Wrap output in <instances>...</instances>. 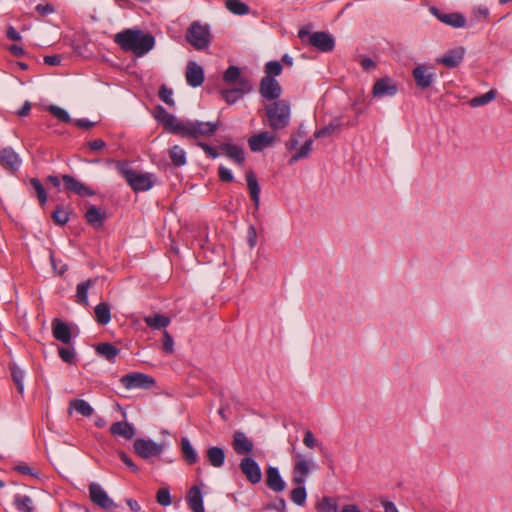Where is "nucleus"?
<instances>
[{
	"instance_id": "obj_1",
	"label": "nucleus",
	"mask_w": 512,
	"mask_h": 512,
	"mask_svg": "<svg viewBox=\"0 0 512 512\" xmlns=\"http://www.w3.org/2000/svg\"><path fill=\"white\" fill-rule=\"evenodd\" d=\"M114 42L125 52H132L137 57H143L155 45V38L141 29H124L114 36Z\"/></svg>"
},
{
	"instance_id": "obj_2",
	"label": "nucleus",
	"mask_w": 512,
	"mask_h": 512,
	"mask_svg": "<svg viewBox=\"0 0 512 512\" xmlns=\"http://www.w3.org/2000/svg\"><path fill=\"white\" fill-rule=\"evenodd\" d=\"M290 114V104L286 100L274 101L265 106L267 123L274 131L284 129L289 125Z\"/></svg>"
},
{
	"instance_id": "obj_3",
	"label": "nucleus",
	"mask_w": 512,
	"mask_h": 512,
	"mask_svg": "<svg viewBox=\"0 0 512 512\" xmlns=\"http://www.w3.org/2000/svg\"><path fill=\"white\" fill-rule=\"evenodd\" d=\"M220 125L219 121L216 122H203L199 120L183 121L181 126L176 127L180 137L198 139L200 137H211L218 130Z\"/></svg>"
},
{
	"instance_id": "obj_4",
	"label": "nucleus",
	"mask_w": 512,
	"mask_h": 512,
	"mask_svg": "<svg viewBox=\"0 0 512 512\" xmlns=\"http://www.w3.org/2000/svg\"><path fill=\"white\" fill-rule=\"evenodd\" d=\"M298 37L302 43L315 47L320 52H331L335 47L334 37L325 31L310 33L308 29L301 28L298 31Z\"/></svg>"
},
{
	"instance_id": "obj_5",
	"label": "nucleus",
	"mask_w": 512,
	"mask_h": 512,
	"mask_svg": "<svg viewBox=\"0 0 512 512\" xmlns=\"http://www.w3.org/2000/svg\"><path fill=\"white\" fill-rule=\"evenodd\" d=\"M118 169L134 192L147 191L153 187L150 174L137 172L127 164H119Z\"/></svg>"
},
{
	"instance_id": "obj_6",
	"label": "nucleus",
	"mask_w": 512,
	"mask_h": 512,
	"mask_svg": "<svg viewBox=\"0 0 512 512\" xmlns=\"http://www.w3.org/2000/svg\"><path fill=\"white\" fill-rule=\"evenodd\" d=\"M186 39L197 50L208 48L211 42L208 26L197 21L191 23L186 32Z\"/></svg>"
},
{
	"instance_id": "obj_7",
	"label": "nucleus",
	"mask_w": 512,
	"mask_h": 512,
	"mask_svg": "<svg viewBox=\"0 0 512 512\" xmlns=\"http://www.w3.org/2000/svg\"><path fill=\"white\" fill-rule=\"evenodd\" d=\"M120 383L126 389H150L156 384V381L153 377L147 374L132 372L123 375L120 378Z\"/></svg>"
},
{
	"instance_id": "obj_8",
	"label": "nucleus",
	"mask_w": 512,
	"mask_h": 512,
	"mask_svg": "<svg viewBox=\"0 0 512 512\" xmlns=\"http://www.w3.org/2000/svg\"><path fill=\"white\" fill-rule=\"evenodd\" d=\"M134 452L143 459L160 456L164 451V445L151 439L137 438L133 443Z\"/></svg>"
},
{
	"instance_id": "obj_9",
	"label": "nucleus",
	"mask_w": 512,
	"mask_h": 512,
	"mask_svg": "<svg viewBox=\"0 0 512 512\" xmlns=\"http://www.w3.org/2000/svg\"><path fill=\"white\" fill-rule=\"evenodd\" d=\"M90 500L104 510H113L117 504L108 496L105 490L97 483L89 485Z\"/></svg>"
},
{
	"instance_id": "obj_10",
	"label": "nucleus",
	"mask_w": 512,
	"mask_h": 512,
	"mask_svg": "<svg viewBox=\"0 0 512 512\" xmlns=\"http://www.w3.org/2000/svg\"><path fill=\"white\" fill-rule=\"evenodd\" d=\"M153 115L154 118L164 126L165 131L174 135H179L176 127L181 126L183 121L178 120L173 114H170L161 105L156 106Z\"/></svg>"
},
{
	"instance_id": "obj_11",
	"label": "nucleus",
	"mask_w": 512,
	"mask_h": 512,
	"mask_svg": "<svg viewBox=\"0 0 512 512\" xmlns=\"http://www.w3.org/2000/svg\"><path fill=\"white\" fill-rule=\"evenodd\" d=\"M260 95L268 101H278L282 94V88L275 78L263 77L259 84Z\"/></svg>"
},
{
	"instance_id": "obj_12",
	"label": "nucleus",
	"mask_w": 512,
	"mask_h": 512,
	"mask_svg": "<svg viewBox=\"0 0 512 512\" xmlns=\"http://www.w3.org/2000/svg\"><path fill=\"white\" fill-rule=\"evenodd\" d=\"M239 468L246 479L253 485L258 484L262 479V472L259 464L252 457H243Z\"/></svg>"
},
{
	"instance_id": "obj_13",
	"label": "nucleus",
	"mask_w": 512,
	"mask_h": 512,
	"mask_svg": "<svg viewBox=\"0 0 512 512\" xmlns=\"http://www.w3.org/2000/svg\"><path fill=\"white\" fill-rule=\"evenodd\" d=\"M398 92L396 82L390 77H383L378 79L372 88V95L374 97H392Z\"/></svg>"
},
{
	"instance_id": "obj_14",
	"label": "nucleus",
	"mask_w": 512,
	"mask_h": 512,
	"mask_svg": "<svg viewBox=\"0 0 512 512\" xmlns=\"http://www.w3.org/2000/svg\"><path fill=\"white\" fill-rule=\"evenodd\" d=\"M412 76L417 87L422 90L429 88L435 80V73L429 67L422 64L417 65L412 70Z\"/></svg>"
},
{
	"instance_id": "obj_15",
	"label": "nucleus",
	"mask_w": 512,
	"mask_h": 512,
	"mask_svg": "<svg viewBox=\"0 0 512 512\" xmlns=\"http://www.w3.org/2000/svg\"><path fill=\"white\" fill-rule=\"evenodd\" d=\"M430 12L442 23L454 28H461L466 25V18L458 12L442 13L438 8L430 7Z\"/></svg>"
},
{
	"instance_id": "obj_16",
	"label": "nucleus",
	"mask_w": 512,
	"mask_h": 512,
	"mask_svg": "<svg viewBox=\"0 0 512 512\" xmlns=\"http://www.w3.org/2000/svg\"><path fill=\"white\" fill-rule=\"evenodd\" d=\"M62 181L64 185V189L68 192L75 193L79 196H94L95 192L86 186L81 181L77 180L71 175H63Z\"/></svg>"
},
{
	"instance_id": "obj_17",
	"label": "nucleus",
	"mask_w": 512,
	"mask_h": 512,
	"mask_svg": "<svg viewBox=\"0 0 512 512\" xmlns=\"http://www.w3.org/2000/svg\"><path fill=\"white\" fill-rule=\"evenodd\" d=\"M0 165L10 172H15L21 165L19 155L11 148H0Z\"/></svg>"
},
{
	"instance_id": "obj_18",
	"label": "nucleus",
	"mask_w": 512,
	"mask_h": 512,
	"mask_svg": "<svg viewBox=\"0 0 512 512\" xmlns=\"http://www.w3.org/2000/svg\"><path fill=\"white\" fill-rule=\"evenodd\" d=\"M276 136L270 132L264 131L251 136L248 144L253 152H260L274 143Z\"/></svg>"
},
{
	"instance_id": "obj_19",
	"label": "nucleus",
	"mask_w": 512,
	"mask_h": 512,
	"mask_svg": "<svg viewBox=\"0 0 512 512\" xmlns=\"http://www.w3.org/2000/svg\"><path fill=\"white\" fill-rule=\"evenodd\" d=\"M464 55V47H457L447 51L445 54H443L440 58L437 59V62L444 65L447 68H455L462 63Z\"/></svg>"
},
{
	"instance_id": "obj_20",
	"label": "nucleus",
	"mask_w": 512,
	"mask_h": 512,
	"mask_svg": "<svg viewBox=\"0 0 512 512\" xmlns=\"http://www.w3.org/2000/svg\"><path fill=\"white\" fill-rule=\"evenodd\" d=\"M186 81L191 87H199L204 81V70L194 61H190L186 67Z\"/></svg>"
},
{
	"instance_id": "obj_21",
	"label": "nucleus",
	"mask_w": 512,
	"mask_h": 512,
	"mask_svg": "<svg viewBox=\"0 0 512 512\" xmlns=\"http://www.w3.org/2000/svg\"><path fill=\"white\" fill-rule=\"evenodd\" d=\"M266 485L274 492H282L286 488V483L282 479L279 470L276 467L269 466L266 470Z\"/></svg>"
},
{
	"instance_id": "obj_22",
	"label": "nucleus",
	"mask_w": 512,
	"mask_h": 512,
	"mask_svg": "<svg viewBox=\"0 0 512 512\" xmlns=\"http://www.w3.org/2000/svg\"><path fill=\"white\" fill-rule=\"evenodd\" d=\"M310 473V463L306 459H299L295 462L292 472V482L295 485H303Z\"/></svg>"
},
{
	"instance_id": "obj_23",
	"label": "nucleus",
	"mask_w": 512,
	"mask_h": 512,
	"mask_svg": "<svg viewBox=\"0 0 512 512\" xmlns=\"http://www.w3.org/2000/svg\"><path fill=\"white\" fill-rule=\"evenodd\" d=\"M232 446L239 455L250 454L253 451V443L241 431L234 432Z\"/></svg>"
},
{
	"instance_id": "obj_24",
	"label": "nucleus",
	"mask_w": 512,
	"mask_h": 512,
	"mask_svg": "<svg viewBox=\"0 0 512 512\" xmlns=\"http://www.w3.org/2000/svg\"><path fill=\"white\" fill-rule=\"evenodd\" d=\"M246 182H247V188L250 193L251 201L254 204L255 210L259 209L260 205V186L256 177V174L254 171L249 170L246 172Z\"/></svg>"
},
{
	"instance_id": "obj_25",
	"label": "nucleus",
	"mask_w": 512,
	"mask_h": 512,
	"mask_svg": "<svg viewBox=\"0 0 512 512\" xmlns=\"http://www.w3.org/2000/svg\"><path fill=\"white\" fill-rule=\"evenodd\" d=\"M52 333L56 340L64 344H68L71 341V329L69 325L58 318L52 321Z\"/></svg>"
},
{
	"instance_id": "obj_26",
	"label": "nucleus",
	"mask_w": 512,
	"mask_h": 512,
	"mask_svg": "<svg viewBox=\"0 0 512 512\" xmlns=\"http://www.w3.org/2000/svg\"><path fill=\"white\" fill-rule=\"evenodd\" d=\"M221 151L225 153V155L234 161L237 165L243 166L245 162V153L242 147L230 144V143H222L218 147Z\"/></svg>"
},
{
	"instance_id": "obj_27",
	"label": "nucleus",
	"mask_w": 512,
	"mask_h": 512,
	"mask_svg": "<svg viewBox=\"0 0 512 512\" xmlns=\"http://www.w3.org/2000/svg\"><path fill=\"white\" fill-rule=\"evenodd\" d=\"M188 507L193 512H204L203 495L200 487L192 486L186 496Z\"/></svg>"
},
{
	"instance_id": "obj_28",
	"label": "nucleus",
	"mask_w": 512,
	"mask_h": 512,
	"mask_svg": "<svg viewBox=\"0 0 512 512\" xmlns=\"http://www.w3.org/2000/svg\"><path fill=\"white\" fill-rule=\"evenodd\" d=\"M113 436H120L126 440H130L135 435V428L126 421H118L113 423L109 429Z\"/></svg>"
},
{
	"instance_id": "obj_29",
	"label": "nucleus",
	"mask_w": 512,
	"mask_h": 512,
	"mask_svg": "<svg viewBox=\"0 0 512 512\" xmlns=\"http://www.w3.org/2000/svg\"><path fill=\"white\" fill-rule=\"evenodd\" d=\"M206 457L211 466L220 468L225 462V451L221 447L211 446L206 450Z\"/></svg>"
},
{
	"instance_id": "obj_30",
	"label": "nucleus",
	"mask_w": 512,
	"mask_h": 512,
	"mask_svg": "<svg viewBox=\"0 0 512 512\" xmlns=\"http://www.w3.org/2000/svg\"><path fill=\"white\" fill-rule=\"evenodd\" d=\"M95 351L98 355L104 357L110 362H114L115 358L119 355L120 349L111 343H98L95 345Z\"/></svg>"
},
{
	"instance_id": "obj_31",
	"label": "nucleus",
	"mask_w": 512,
	"mask_h": 512,
	"mask_svg": "<svg viewBox=\"0 0 512 512\" xmlns=\"http://www.w3.org/2000/svg\"><path fill=\"white\" fill-rule=\"evenodd\" d=\"M73 410L85 417H90L94 413L92 406L85 400L74 399L69 403L68 414L71 415Z\"/></svg>"
},
{
	"instance_id": "obj_32",
	"label": "nucleus",
	"mask_w": 512,
	"mask_h": 512,
	"mask_svg": "<svg viewBox=\"0 0 512 512\" xmlns=\"http://www.w3.org/2000/svg\"><path fill=\"white\" fill-rule=\"evenodd\" d=\"M181 452H182L184 460L189 465L195 464L199 459L197 452L193 448L189 439L186 437L181 438Z\"/></svg>"
},
{
	"instance_id": "obj_33",
	"label": "nucleus",
	"mask_w": 512,
	"mask_h": 512,
	"mask_svg": "<svg viewBox=\"0 0 512 512\" xmlns=\"http://www.w3.org/2000/svg\"><path fill=\"white\" fill-rule=\"evenodd\" d=\"M170 321L169 317L157 313L144 317L145 324L154 330L166 328L170 324Z\"/></svg>"
},
{
	"instance_id": "obj_34",
	"label": "nucleus",
	"mask_w": 512,
	"mask_h": 512,
	"mask_svg": "<svg viewBox=\"0 0 512 512\" xmlns=\"http://www.w3.org/2000/svg\"><path fill=\"white\" fill-rule=\"evenodd\" d=\"M105 216V212H100L95 206L89 207L85 213L87 223L95 228L103 226Z\"/></svg>"
},
{
	"instance_id": "obj_35",
	"label": "nucleus",
	"mask_w": 512,
	"mask_h": 512,
	"mask_svg": "<svg viewBox=\"0 0 512 512\" xmlns=\"http://www.w3.org/2000/svg\"><path fill=\"white\" fill-rule=\"evenodd\" d=\"M96 279H88L77 285L76 302L82 305H88V289L96 284Z\"/></svg>"
},
{
	"instance_id": "obj_36",
	"label": "nucleus",
	"mask_w": 512,
	"mask_h": 512,
	"mask_svg": "<svg viewBox=\"0 0 512 512\" xmlns=\"http://www.w3.org/2000/svg\"><path fill=\"white\" fill-rule=\"evenodd\" d=\"M94 313L96 321L100 325H106L111 320L110 305L106 302H101L98 305H96Z\"/></svg>"
},
{
	"instance_id": "obj_37",
	"label": "nucleus",
	"mask_w": 512,
	"mask_h": 512,
	"mask_svg": "<svg viewBox=\"0 0 512 512\" xmlns=\"http://www.w3.org/2000/svg\"><path fill=\"white\" fill-rule=\"evenodd\" d=\"M169 157L172 164L176 167H181L186 164V153L178 145H174L169 149Z\"/></svg>"
},
{
	"instance_id": "obj_38",
	"label": "nucleus",
	"mask_w": 512,
	"mask_h": 512,
	"mask_svg": "<svg viewBox=\"0 0 512 512\" xmlns=\"http://www.w3.org/2000/svg\"><path fill=\"white\" fill-rule=\"evenodd\" d=\"M14 505L19 512H33L34 511L33 501L27 495H20V494L15 495Z\"/></svg>"
},
{
	"instance_id": "obj_39",
	"label": "nucleus",
	"mask_w": 512,
	"mask_h": 512,
	"mask_svg": "<svg viewBox=\"0 0 512 512\" xmlns=\"http://www.w3.org/2000/svg\"><path fill=\"white\" fill-rule=\"evenodd\" d=\"M225 6L235 15H245L249 12V6L240 0H226Z\"/></svg>"
},
{
	"instance_id": "obj_40",
	"label": "nucleus",
	"mask_w": 512,
	"mask_h": 512,
	"mask_svg": "<svg viewBox=\"0 0 512 512\" xmlns=\"http://www.w3.org/2000/svg\"><path fill=\"white\" fill-rule=\"evenodd\" d=\"M29 183L36 192V196L39 201V204L42 207H44L47 203V193L45 191L43 184L40 182V180L38 178H31L29 180Z\"/></svg>"
},
{
	"instance_id": "obj_41",
	"label": "nucleus",
	"mask_w": 512,
	"mask_h": 512,
	"mask_svg": "<svg viewBox=\"0 0 512 512\" xmlns=\"http://www.w3.org/2000/svg\"><path fill=\"white\" fill-rule=\"evenodd\" d=\"M10 370H11V376H12L13 382L16 385L17 391L19 392V394L23 395V393H24V384H23L24 372L19 367H17L15 364L10 366Z\"/></svg>"
},
{
	"instance_id": "obj_42",
	"label": "nucleus",
	"mask_w": 512,
	"mask_h": 512,
	"mask_svg": "<svg viewBox=\"0 0 512 512\" xmlns=\"http://www.w3.org/2000/svg\"><path fill=\"white\" fill-rule=\"evenodd\" d=\"M495 97H496V91L494 89H491L482 95H479V96H476V97H473L472 99H470L469 104L472 107L483 106V105L489 103L490 101H492Z\"/></svg>"
},
{
	"instance_id": "obj_43",
	"label": "nucleus",
	"mask_w": 512,
	"mask_h": 512,
	"mask_svg": "<svg viewBox=\"0 0 512 512\" xmlns=\"http://www.w3.org/2000/svg\"><path fill=\"white\" fill-rule=\"evenodd\" d=\"M319 512H338L337 502L331 497H323L316 505Z\"/></svg>"
},
{
	"instance_id": "obj_44",
	"label": "nucleus",
	"mask_w": 512,
	"mask_h": 512,
	"mask_svg": "<svg viewBox=\"0 0 512 512\" xmlns=\"http://www.w3.org/2000/svg\"><path fill=\"white\" fill-rule=\"evenodd\" d=\"M313 141L311 139L306 140L304 144L297 150V152L290 158L289 163L293 164L300 159L306 158L312 149Z\"/></svg>"
},
{
	"instance_id": "obj_45",
	"label": "nucleus",
	"mask_w": 512,
	"mask_h": 512,
	"mask_svg": "<svg viewBox=\"0 0 512 512\" xmlns=\"http://www.w3.org/2000/svg\"><path fill=\"white\" fill-rule=\"evenodd\" d=\"M54 223L64 226L69 221V213L60 205H58L51 215Z\"/></svg>"
},
{
	"instance_id": "obj_46",
	"label": "nucleus",
	"mask_w": 512,
	"mask_h": 512,
	"mask_svg": "<svg viewBox=\"0 0 512 512\" xmlns=\"http://www.w3.org/2000/svg\"><path fill=\"white\" fill-rule=\"evenodd\" d=\"M240 77V68L234 65L229 66L223 74V80L227 84H235Z\"/></svg>"
},
{
	"instance_id": "obj_47",
	"label": "nucleus",
	"mask_w": 512,
	"mask_h": 512,
	"mask_svg": "<svg viewBox=\"0 0 512 512\" xmlns=\"http://www.w3.org/2000/svg\"><path fill=\"white\" fill-rule=\"evenodd\" d=\"M298 487L291 491V500L299 506H302L307 498L306 488L303 485H297Z\"/></svg>"
},
{
	"instance_id": "obj_48",
	"label": "nucleus",
	"mask_w": 512,
	"mask_h": 512,
	"mask_svg": "<svg viewBox=\"0 0 512 512\" xmlns=\"http://www.w3.org/2000/svg\"><path fill=\"white\" fill-rule=\"evenodd\" d=\"M283 67L279 61H269L265 64L264 71L265 76L264 77H270L275 78L276 76H279L282 73Z\"/></svg>"
},
{
	"instance_id": "obj_49",
	"label": "nucleus",
	"mask_w": 512,
	"mask_h": 512,
	"mask_svg": "<svg viewBox=\"0 0 512 512\" xmlns=\"http://www.w3.org/2000/svg\"><path fill=\"white\" fill-rule=\"evenodd\" d=\"M47 110L54 116L56 117L59 121L63 122V123H70L72 122V119L70 117V115L68 114V112L66 110H64L63 108L61 107H58L56 105H50Z\"/></svg>"
},
{
	"instance_id": "obj_50",
	"label": "nucleus",
	"mask_w": 512,
	"mask_h": 512,
	"mask_svg": "<svg viewBox=\"0 0 512 512\" xmlns=\"http://www.w3.org/2000/svg\"><path fill=\"white\" fill-rule=\"evenodd\" d=\"M341 124L340 123H330L329 125L317 130L314 132V138L320 139L323 137H327L332 135L336 131H340Z\"/></svg>"
},
{
	"instance_id": "obj_51",
	"label": "nucleus",
	"mask_w": 512,
	"mask_h": 512,
	"mask_svg": "<svg viewBox=\"0 0 512 512\" xmlns=\"http://www.w3.org/2000/svg\"><path fill=\"white\" fill-rule=\"evenodd\" d=\"M305 131L303 128V125H300L298 127V130L296 133H292L289 140L286 142V148L289 151H292L297 148L299 144V140L305 136Z\"/></svg>"
},
{
	"instance_id": "obj_52",
	"label": "nucleus",
	"mask_w": 512,
	"mask_h": 512,
	"mask_svg": "<svg viewBox=\"0 0 512 512\" xmlns=\"http://www.w3.org/2000/svg\"><path fill=\"white\" fill-rule=\"evenodd\" d=\"M159 98L168 106L173 107L175 105V101L173 99V91L171 88H168L166 85H161L158 91Z\"/></svg>"
},
{
	"instance_id": "obj_53",
	"label": "nucleus",
	"mask_w": 512,
	"mask_h": 512,
	"mask_svg": "<svg viewBox=\"0 0 512 512\" xmlns=\"http://www.w3.org/2000/svg\"><path fill=\"white\" fill-rule=\"evenodd\" d=\"M223 99L228 104H234L236 103L243 95L238 92L235 88L232 89H226L221 91Z\"/></svg>"
},
{
	"instance_id": "obj_54",
	"label": "nucleus",
	"mask_w": 512,
	"mask_h": 512,
	"mask_svg": "<svg viewBox=\"0 0 512 512\" xmlns=\"http://www.w3.org/2000/svg\"><path fill=\"white\" fill-rule=\"evenodd\" d=\"M235 84H237L235 89L242 95L247 94L252 90L251 81L247 77L241 76Z\"/></svg>"
},
{
	"instance_id": "obj_55",
	"label": "nucleus",
	"mask_w": 512,
	"mask_h": 512,
	"mask_svg": "<svg viewBox=\"0 0 512 512\" xmlns=\"http://www.w3.org/2000/svg\"><path fill=\"white\" fill-rule=\"evenodd\" d=\"M157 502L162 506H168L171 504V495L168 488H161L156 494Z\"/></svg>"
},
{
	"instance_id": "obj_56",
	"label": "nucleus",
	"mask_w": 512,
	"mask_h": 512,
	"mask_svg": "<svg viewBox=\"0 0 512 512\" xmlns=\"http://www.w3.org/2000/svg\"><path fill=\"white\" fill-rule=\"evenodd\" d=\"M162 346L163 350L171 354L174 351V340L173 337L170 335V333L167 330H164L163 332V340H162Z\"/></svg>"
},
{
	"instance_id": "obj_57",
	"label": "nucleus",
	"mask_w": 512,
	"mask_h": 512,
	"mask_svg": "<svg viewBox=\"0 0 512 512\" xmlns=\"http://www.w3.org/2000/svg\"><path fill=\"white\" fill-rule=\"evenodd\" d=\"M59 356L60 358L66 362V363H69V364H72L74 363L75 361V352L73 349H69V348H59Z\"/></svg>"
},
{
	"instance_id": "obj_58",
	"label": "nucleus",
	"mask_w": 512,
	"mask_h": 512,
	"mask_svg": "<svg viewBox=\"0 0 512 512\" xmlns=\"http://www.w3.org/2000/svg\"><path fill=\"white\" fill-rule=\"evenodd\" d=\"M197 146L200 147L208 157L212 159H216L217 157H219V153L217 152V150L208 143L198 142Z\"/></svg>"
},
{
	"instance_id": "obj_59",
	"label": "nucleus",
	"mask_w": 512,
	"mask_h": 512,
	"mask_svg": "<svg viewBox=\"0 0 512 512\" xmlns=\"http://www.w3.org/2000/svg\"><path fill=\"white\" fill-rule=\"evenodd\" d=\"M119 458L121 461L133 472L137 473L139 472V467L132 461V459L124 452L119 451L118 452Z\"/></svg>"
},
{
	"instance_id": "obj_60",
	"label": "nucleus",
	"mask_w": 512,
	"mask_h": 512,
	"mask_svg": "<svg viewBox=\"0 0 512 512\" xmlns=\"http://www.w3.org/2000/svg\"><path fill=\"white\" fill-rule=\"evenodd\" d=\"M218 177L222 182H227V183L232 182L234 180V176H233L232 172L224 166H219Z\"/></svg>"
},
{
	"instance_id": "obj_61",
	"label": "nucleus",
	"mask_w": 512,
	"mask_h": 512,
	"mask_svg": "<svg viewBox=\"0 0 512 512\" xmlns=\"http://www.w3.org/2000/svg\"><path fill=\"white\" fill-rule=\"evenodd\" d=\"M35 10L38 14L42 15V16H46L48 14H51V13H54L55 12V8L52 4H38L36 7H35Z\"/></svg>"
},
{
	"instance_id": "obj_62",
	"label": "nucleus",
	"mask_w": 512,
	"mask_h": 512,
	"mask_svg": "<svg viewBox=\"0 0 512 512\" xmlns=\"http://www.w3.org/2000/svg\"><path fill=\"white\" fill-rule=\"evenodd\" d=\"M303 443L307 448H314L317 445V440L311 430H307L304 434Z\"/></svg>"
},
{
	"instance_id": "obj_63",
	"label": "nucleus",
	"mask_w": 512,
	"mask_h": 512,
	"mask_svg": "<svg viewBox=\"0 0 512 512\" xmlns=\"http://www.w3.org/2000/svg\"><path fill=\"white\" fill-rule=\"evenodd\" d=\"M17 472L24 474V475H30V476H37V473L33 471L31 467H29L27 464H19L15 466L14 468Z\"/></svg>"
},
{
	"instance_id": "obj_64",
	"label": "nucleus",
	"mask_w": 512,
	"mask_h": 512,
	"mask_svg": "<svg viewBox=\"0 0 512 512\" xmlns=\"http://www.w3.org/2000/svg\"><path fill=\"white\" fill-rule=\"evenodd\" d=\"M256 238H257V232L254 226H249L248 233H247V239L248 244L251 248L255 247L256 245Z\"/></svg>"
}]
</instances>
